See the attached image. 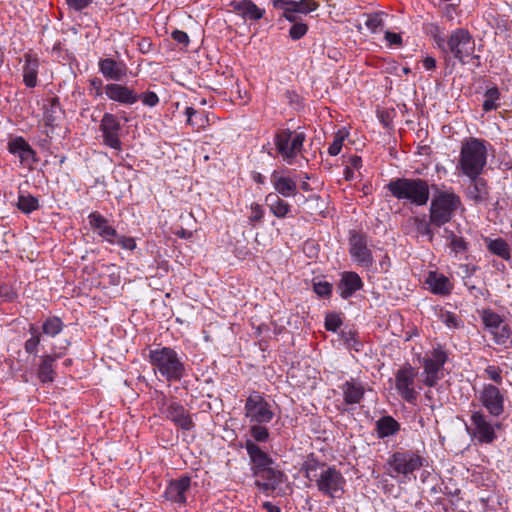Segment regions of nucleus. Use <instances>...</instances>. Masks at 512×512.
Instances as JSON below:
<instances>
[{
    "instance_id": "f257e3e1",
    "label": "nucleus",
    "mask_w": 512,
    "mask_h": 512,
    "mask_svg": "<svg viewBox=\"0 0 512 512\" xmlns=\"http://www.w3.org/2000/svg\"><path fill=\"white\" fill-rule=\"evenodd\" d=\"M303 470L305 478L324 496L337 499L344 494L346 480L336 467L328 466L309 455L303 464Z\"/></svg>"
},
{
    "instance_id": "f03ea898",
    "label": "nucleus",
    "mask_w": 512,
    "mask_h": 512,
    "mask_svg": "<svg viewBox=\"0 0 512 512\" xmlns=\"http://www.w3.org/2000/svg\"><path fill=\"white\" fill-rule=\"evenodd\" d=\"M149 359L154 372L159 373L167 381H178L184 376V363L177 352L170 347L150 350Z\"/></svg>"
},
{
    "instance_id": "7ed1b4c3",
    "label": "nucleus",
    "mask_w": 512,
    "mask_h": 512,
    "mask_svg": "<svg viewBox=\"0 0 512 512\" xmlns=\"http://www.w3.org/2000/svg\"><path fill=\"white\" fill-rule=\"evenodd\" d=\"M387 189L399 200L422 206L429 200V187L423 179L398 178L388 183Z\"/></svg>"
},
{
    "instance_id": "20e7f679",
    "label": "nucleus",
    "mask_w": 512,
    "mask_h": 512,
    "mask_svg": "<svg viewBox=\"0 0 512 512\" xmlns=\"http://www.w3.org/2000/svg\"><path fill=\"white\" fill-rule=\"evenodd\" d=\"M487 149L485 142L472 138L462 145L459 167L463 174L475 178L481 174L486 165Z\"/></svg>"
},
{
    "instance_id": "39448f33",
    "label": "nucleus",
    "mask_w": 512,
    "mask_h": 512,
    "mask_svg": "<svg viewBox=\"0 0 512 512\" xmlns=\"http://www.w3.org/2000/svg\"><path fill=\"white\" fill-rule=\"evenodd\" d=\"M475 40L467 29L457 28L448 37V53L463 65L472 63L478 67L480 56L475 55Z\"/></svg>"
},
{
    "instance_id": "423d86ee",
    "label": "nucleus",
    "mask_w": 512,
    "mask_h": 512,
    "mask_svg": "<svg viewBox=\"0 0 512 512\" xmlns=\"http://www.w3.org/2000/svg\"><path fill=\"white\" fill-rule=\"evenodd\" d=\"M460 197L454 193L441 192L431 201L430 223L441 227L450 222L455 211L460 207Z\"/></svg>"
},
{
    "instance_id": "0eeeda50",
    "label": "nucleus",
    "mask_w": 512,
    "mask_h": 512,
    "mask_svg": "<svg viewBox=\"0 0 512 512\" xmlns=\"http://www.w3.org/2000/svg\"><path fill=\"white\" fill-rule=\"evenodd\" d=\"M303 132L280 129L274 137V144L278 155L288 164H292L297 155L302 151L305 141Z\"/></svg>"
},
{
    "instance_id": "6e6552de",
    "label": "nucleus",
    "mask_w": 512,
    "mask_h": 512,
    "mask_svg": "<svg viewBox=\"0 0 512 512\" xmlns=\"http://www.w3.org/2000/svg\"><path fill=\"white\" fill-rule=\"evenodd\" d=\"M274 9L280 10V19L296 21L301 19L300 15H307L319 8L315 0H271Z\"/></svg>"
},
{
    "instance_id": "1a4fd4ad",
    "label": "nucleus",
    "mask_w": 512,
    "mask_h": 512,
    "mask_svg": "<svg viewBox=\"0 0 512 512\" xmlns=\"http://www.w3.org/2000/svg\"><path fill=\"white\" fill-rule=\"evenodd\" d=\"M244 410L245 417L251 423L266 424L271 422L274 417L271 405L259 392H253L248 396Z\"/></svg>"
},
{
    "instance_id": "9d476101",
    "label": "nucleus",
    "mask_w": 512,
    "mask_h": 512,
    "mask_svg": "<svg viewBox=\"0 0 512 512\" xmlns=\"http://www.w3.org/2000/svg\"><path fill=\"white\" fill-rule=\"evenodd\" d=\"M425 459L411 451L395 452L388 459V465L396 474L407 476L420 469Z\"/></svg>"
},
{
    "instance_id": "9b49d317",
    "label": "nucleus",
    "mask_w": 512,
    "mask_h": 512,
    "mask_svg": "<svg viewBox=\"0 0 512 512\" xmlns=\"http://www.w3.org/2000/svg\"><path fill=\"white\" fill-rule=\"evenodd\" d=\"M447 353L441 348H436L429 357L423 359L425 378L424 384L433 387L441 379V371L447 361Z\"/></svg>"
},
{
    "instance_id": "f8f14e48",
    "label": "nucleus",
    "mask_w": 512,
    "mask_h": 512,
    "mask_svg": "<svg viewBox=\"0 0 512 512\" xmlns=\"http://www.w3.org/2000/svg\"><path fill=\"white\" fill-rule=\"evenodd\" d=\"M255 485L266 493L282 495L286 493V477L279 469L271 468L263 475H256Z\"/></svg>"
},
{
    "instance_id": "ddd939ff",
    "label": "nucleus",
    "mask_w": 512,
    "mask_h": 512,
    "mask_svg": "<svg viewBox=\"0 0 512 512\" xmlns=\"http://www.w3.org/2000/svg\"><path fill=\"white\" fill-rule=\"evenodd\" d=\"M416 376L417 372L410 365L399 369L396 373V389L400 396L409 403H413L417 399L418 393L414 388Z\"/></svg>"
},
{
    "instance_id": "4468645a",
    "label": "nucleus",
    "mask_w": 512,
    "mask_h": 512,
    "mask_svg": "<svg viewBox=\"0 0 512 512\" xmlns=\"http://www.w3.org/2000/svg\"><path fill=\"white\" fill-rule=\"evenodd\" d=\"M244 447L251 462L253 476L263 475L266 470L273 468L272 458L252 440H245Z\"/></svg>"
},
{
    "instance_id": "2eb2a0df",
    "label": "nucleus",
    "mask_w": 512,
    "mask_h": 512,
    "mask_svg": "<svg viewBox=\"0 0 512 512\" xmlns=\"http://www.w3.org/2000/svg\"><path fill=\"white\" fill-rule=\"evenodd\" d=\"M479 400L490 415L499 417L504 413V394L495 385H484Z\"/></svg>"
},
{
    "instance_id": "dca6fc26",
    "label": "nucleus",
    "mask_w": 512,
    "mask_h": 512,
    "mask_svg": "<svg viewBox=\"0 0 512 512\" xmlns=\"http://www.w3.org/2000/svg\"><path fill=\"white\" fill-rule=\"evenodd\" d=\"M98 68L106 80L115 82H123L127 78L129 70L123 60L112 57L100 58Z\"/></svg>"
},
{
    "instance_id": "f3484780",
    "label": "nucleus",
    "mask_w": 512,
    "mask_h": 512,
    "mask_svg": "<svg viewBox=\"0 0 512 512\" xmlns=\"http://www.w3.org/2000/svg\"><path fill=\"white\" fill-rule=\"evenodd\" d=\"M120 129L121 126L116 117L111 114L104 115L100 124L103 142L105 145L118 151L121 150Z\"/></svg>"
},
{
    "instance_id": "a211bd4d",
    "label": "nucleus",
    "mask_w": 512,
    "mask_h": 512,
    "mask_svg": "<svg viewBox=\"0 0 512 512\" xmlns=\"http://www.w3.org/2000/svg\"><path fill=\"white\" fill-rule=\"evenodd\" d=\"M473 425L472 434L483 443H491L496 438L492 424L481 411H475L471 415Z\"/></svg>"
},
{
    "instance_id": "6ab92c4d",
    "label": "nucleus",
    "mask_w": 512,
    "mask_h": 512,
    "mask_svg": "<svg viewBox=\"0 0 512 512\" xmlns=\"http://www.w3.org/2000/svg\"><path fill=\"white\" fill-rule=\"evenodd\" d=\"M69 346V342L65 340L62 345H60L59 349L62 350L60 352H53L49 355H44L41 359V363L38 369V378L41 382L47 383L52 382L54 380V362L63 356V351Z\"/></svg>"
},
{
    "instance_id": "aec40b11",
    "label": "nucleus",
    "mask_w": 512,
    "mask_h": 512,
    "mask_svg": "<svg viewBox=\"0 0 512 512\" xmlns=\"http://www.w3.org/2000/svg\"><path fill=\"white\" fill-rule=\"evenodd\" d=\"M163 413L167 419L171 420L175 425L183 430H191L194 427V422L189 412L184 408V406L176 402L170 403Z\"/></svg>"
},
{
    "instance_id": "412c9836",
    "label": "nucleus",
    "mask_w": 512,
    "mask_h": 512,
    "mask_svg": "<svg viewBox=\"0 0 512 512\" xmlns=\"http://www.w3.org/2000/svg\"><path fill=\"white\" fill-rule=\"evenodd\" d=\"M230 6L245 21H258L265 15V9L258 7L252 0L232 1Z\"/></svg>"
},
{
    "instance_id": "4be33fe9",
    "label": "nucleus",
    "mask_w": 512,
    "mask_h": 512,
    "mask_svg": "<svg viewBox=\"0 0 512 512\" xmlns=\"http://www.w3.org/2000/svg\"><path fill=\"white\" fill-rule=\"evenodd\" d=\"M350 254L353 259L364 267L373 263L371 252L367 248L365 239L360 235H353L350 239Z\"/></svg>"
},
{
    "instance_id": "5701e85b",
    "label": "nucleus",
    "mask_w": 512,
    "mask_h": 512,
    "mask_svg": "<svg viewBox=\"0 0 512 512\" xmlns=\"http://www.w3.org/2000/svg\"><path fill=\"white\" fill-rule=\"evenodd\" d=\"M88 219L90 226L97 231L99 236L110 243H115L118 233L112 226L108 225V221L105 217L98 212H92Z\"/></svg>"
},
{
    "instance_id": "b1692460",
    "label": "nucleus",
    "mask_w": 512,
    "mask_h": 512,
    "mask_svg": "<svg viewBox=\"0 0 512 512\" xmlns=\"http://www.w3.org/2000/svg\"><path fill=\"white\" fill-rule=\"evenodd\" d=\"M190 482L191 480L187 476L171 481L164 493L166 499L176 503H185V493L190 487Z\"/></svg>"
},
{
    "instance_id": "393cba45",
    "label": "nucleus",
    "mask_w": 512,
    "mask_h": 512,
    "mask_svg": "<svg viewBox=\"0 0 512 512\" xmlns=\"http://www.w3.org/2000/svg\"><path fill=\"white\" fill-rule=\"evenodd\" d=\"M363 286L362 280L355 272H345L338 284V291L343 299H348Z\"/></svg>"
},
{
    "instance_id": "a878e982",
    "label": "nucleus",
    "mask_w": 512,
    "mask_h": 512,
    "mask_svg": "<svg viewBox=\"0 0 512 512\" xmlns=\"http://www.w3.org/2000/svg\"><path fill=\"white\" fill-rule=\"evenodd\" d=\"M340 389L343 394L344 402L348 405L359 404L364 397L365 389L362 383L355 379L345 381Z\"/></svg>"
},
{
    "instance_id": "bb28decb",
    "label": "nucleus",
    "mask_w": 512,
    "mask_h": 512,
    "mask_svg": "<svg viewBox=\"0 0 512 512\" xmlns=\"http://www.w3.org/2000/svg\"><path fill=\"white\" fill-rule=\"evenodd\" d=\"M42 100L45 124L54 127L63 115V110L58 102V98H42Z\"/></svg>"
},
{
    "instance_id": "cd10ccee",
    "label": "nucleus",
    "mask_w": 512,
    "mask_h": 512,
    "mask_svg": "<svg viewBox=\"0 0 512 512\" xmlns=\"http://www.w3.org/2000/svg\"><path fill=\"white\" fill-rule=\"evenodd\" d=\"M271 182L275 191L284 197L295 196L297 193L296 182L290 177L280 175L278 171L272 172Z\"/></svg>"
},
{
    "instance_id": "c85d7f7f",
    "label": "nucleus",
    "mask_w": 512,
    "mask_h": 512,
    "mask_svg": "<svg viewBox=\"0 0 512 512\" xmlns=\"http://www.w3.org/2000/svg\"><path fill=\"white\" fill-rule=\"evenodd\" d=\"M471 179V185L468 187L467 196L475 203H481L488 199L489 188L486 180L478 176Z\"/></svg>"
},
{
    "instance_id": "c756f323",
    "label": "nucleus",
    "mask_w": 512,
    "mask_h": 512,
    "mask_svg": "<svg viewBox=\"0 0 512 512\" xmlns=\"http://www.w3.org/2000/svg\"><path fill=\"white\" fill-rule=\"evenodd\" d=\"M426 283L434 294L448 295L451 293L452 284L443 274L430 272Z\"/></svg>"
},
{
    "instance_id": "7c9ffc66",
    "label": "nucleus",
    "mask_w": 512,
    "mask_h": 512,
    "mask_svg": "<svg viewBox=\"0 0 512 512\" xmlns=\"http://www.w3.org/2000/svg\"><path fill=\"white\" fill-rule=\"evenodd\" d=\"M25 64L23 66V81L27 87L33 88L37 84V74L39 60L31 54H25Z\"/></svg>"
},
{
    "instance_id": "2f4dec72",
    "label": "nucleus",
    "mask_w": 512,
    "mask_h": 512,
    "mask_svg": "<svg viewBox=\"0 0 512 512\" xmlns=\"http://www.w3.org/2000/svg\"><path fill=\"white\" fill-rule=\"evenodd\" d=\"M265 202L270 212L277 218H284L290 212V205L281 199L277 193H269L265 197Z\"/></svg>"
},
{
    "instance_id": "473e14b6",
    "label": "nucleus",
    "mask_w": 512,
    "mask_h": 512,
    "mask_svg": "<svg viewBox=\"0 0 512 512\" xmlns=\"http://www.w3.org/2000/svg\"><path fill=\"white\" fill-rule=\"evenodd\" d=\"M400 430L399 423L391 416L381 417L376 422V431L379 438L396 434Z\"/></svg>"
},
{
    "instance_id": "72a5a7b5",
    "label": "nucleus",
    "mask_w": 512,
    "mask_h": 512,
    "mask_svg": "<svg viewBox=\"0 0 512 512\" xmlns=\"http://www.w3.org/2000/svg\"><path fill=\"white\" fill-rule=\"evenodd\" d=\"M485 242H486V246H487V249L489 250V252H491L492 254H494L496 256L501 257L504 260L510 259V257H511L510 247L504 239H502V238L486 239Z\"/></svg>"
},
{
    "instance_id": "f704fd0d",
    "label": "nucleus",
    "mask_w": 512,
    "mask_h": 512,
    "mask_svg": "<svg viewBox=\"0 0 512 512\" xmlns=\"http://www.w3.org/2000/svg\"><path fill=\"white\" fill-rule=\"evenodd\" d=\"M106 96H138L137 94H133L132 90L128 87L117 84L110 83L104 87ZM139 96H156V94L152 91H148L146 93H142Z\"/></svg>"
},
{
    "instance_id": "c9c22d12",
    "label": "nucleus",
    "mask_w": 512,
    "mask_h": 512,
    "mask_svg": "<svg viewBox=\"0 0 512 512\" xmlns=\"http://www.w3.org/2000/svg\"><path fill=\"white\" fill-rule=\"evenodd\" d=\"M17 207L23 213H31L39 208V201L30 194L20 193L18 197Z\"/></svg>"
},
{
    "instance_id": "e433bc0d",
    "label": "nucleus",
    "mask_w": 512,
    "mask_h": 512,
    "mask_svg": "<svg viewBox=\"0 0 512 512\" xmlns=\"http://www.w3.org/2000/svg\"><path fill=\"white\" fill-rule=\"evenodd\" d=\"M481 319L485 328L488 329L490 333L495 329H498L502 322H504L499 314L489 309L482 311Z\"/></svg>"
},
{
    "instance_id": "4c0bfd02",
    "label": "nucleus",
    "mask_w": 512,
    "mask_h": 512,
    "mask_svg": "<svg viewBox=\"0 0 512 512\" xmlns=\"http://www.w3.org/2000/svg\"><path fill=\"white\" fill-rule=\"evenodd\" d=\"M63 322L58 317L47 318L42 325V332L46 336L55 337L63 329Z\"/></svg>"
},
{
    "instance_id": "58836bf2",
    "label": "nucleus",
    "mask_w": 512,
    "mask_h": 512,
    "mask_svg": "<svg viewBox=\"0 0 512 512\" xmlns=\"http://www.w3.org/2000/svg\"><path fill=\"white\" fill-rule=\"evenodd\" d=\"M292 23L288 35L291 40L298 41L302 39L309 30V26L307 23L303 22L302 19H297L296 21H289Z\"/></svg>"
},
{
    "instance_id": "ea45409f",
    "label": "nucleus",
    "mask_w": 512,
    "mask_h": 512,
    "mask_svg": "<svg viewBox=\"0 0 512 512\" xmlns=\"http://www.w3.org/2000/svg\"><path fill=\"white\" fill-rule=\"evenodd\" d=\"M249 433L251 438L249 440H252L254 443H264L268 441L269 439V431L267 427L264 424H257L253 423V425L249 428Z\"/></svg>"
},
{
    "instance_id": "a19ab883",
    "label": "nucleus",
    "mask_w": 512,
    "mask_h": 512,
    "mask_svg": "<svg viewBox=\"0 0 512 512\" xmlns=\"http://www.w3.org/2000/svg\"><path fill=\"white\" fill-rule=\"evenodd\" d=\"M29 333L31 334V337L25 342V351L29 354L36 355L38 351V345L41 341V335L38 327L34 324L30 325Z\"/></svg>"
},
{
    "instance_id": "79ce46f5",
    "label": "nucleus",
    "mask_w": 512,
    "mask_h": 512,
    "mask_svg": "<svg viewBox=\"0 0 512 512\" xmlns=\"http://www.w3.org/2000/svg\"><path fill=\"white\" fill-rule=\"evenodd\" d=\"M494 337V340L497 344H505L507 340H512V331L508 324L502 322L501 326L498 329H495L491 332Z\"/></svg>"
},
{
    "instance_id": "37998d69",
    "label": "nucleus",
    "mask_w": 512,
    "mask_h": 512,
    "mask_svg": "<svg viewBox=\"0 0 512 512\" xmlns=\"http://www.w3.org/2000/svg\"><path fill=\"white\" fill-rule=\"evenodd\" d=\"M414 223H415V228H416V231L418 232V234H420L422 236H426L429 241L433 240L434 233L431 229V226H433V225L430 223V220L427 221L425 219V217L415 218Z\"/></svg>"
},
{
    "instance_id": "c03bdc74",
    "label": "nucleus",
    "mask_w": 512,
    "mask_h": 512,
    "mask_svg": "<svg viewBox=\"0 0 512 512\" xmlns=\"http://www.w3.org/2000/svg\"><path fill=\"white\" fill-rule=\"evenodd\" d=\"M347 136H348V132L345 129L339 130L335 134L334 140L328 148V153L331 156H336L340 153L342 146H343V142Z\"/></svg>"
},
{
    "instance_id": "a18cd8bd",
    "label": "nucleus",
    "mask_w": 512,
    "mask_h": 512,
    "mask_svg": "<svg viewBox=\"0 0 512 512\" xmlns=\"http://www.w3.org/2000/svg\"><path fill=\"white\" fill-rule=\"evenodd\" d=\"M381 15L382 13L366 14L365 25L372 33H376L383 28L384 22Z\"/></svg>"
},
{
    "instance_id": "49530a36",
    "label": "nucleus",
    "mask_w": 512,
    "mask_h": 512,
    "mask_svg": "<svg viewBox=\"0 0 512 512\" xmlns=\"http://www.w3.org/2000/svg\"><path fill=\"white\" fill-rule=\"evenodd\" d=\"M264 209L257 203H252L250 206V215L248 217L249 223L255 225L262 221L264 217Z\"/></svg>"
},
{
    "instance_id": "de8ad7c7",
    "label": "nucleus",
    "mask_w": 512,
    "mask_h": 512,
    "mask_svg": "<svg viewBox=\"0 0 512 512\" xmlns=\"http://www.w3.org/2000/svg\"><path fill=\"white\" fill-rule=\"evenodd\" d=\"M441 321L449 328H458L461 326V321L458 317L449 311L440 314Z\"/></svg>"
},
{
    "instance_id": "09e8293b",
    "label": "nucleus",
    "mask_w": 512,
    "mask_h": 512,
    "mask_svg": "<svg viewBox=\"0 0 512 512\" xmlns=\"http://www.w3.org/2000/svg\"><path fill=\"white\" fill-rule=\"evenodd\" d=\"M313 289L321 297L329 296L332 292V285L326 281H319L314 283Z\"/></svg>"
},
{
    "instance_id": "8fccbe9b",
    "label": "nucleus",
    "mask_w": 512,
    "mask_h": 512,
    "mask_svg": "<svg viewBox=\"0 0 512 512\" xmlns=\"http://www.w3.org/2000/svg\"><path fill=\"white\" fill-rule=\"evenodd\" d=\"M342 324V320L339 315L331 313L325 318V327L329 331H336Z\"/></svg>"
},
{
    "instance_id": "3c124183",
    "label": "nucleus",
    "mask_w": 512,
    "mask_h": 512,
    "mask_svg": "<svg viewBox=\"0 0 512 512\" xmlns=\"http://www.w3.org/2000/svg\"><path fill=\"white\" fill-rule=\"evenodd\" d=\"M25 165H31L36 161L34 150L28 145L17 155Z\"/></svg>"
},
{
    "instance_id": "603ef678",
    "label": "nucleus",
    "mask_w": 512,
    "mask_h": 512,
    "mask_svg": "<svg viewBox=\"0 0 512 512\" xmlns=\"http://www.w3.org/2000/svg\"><path fill=\"white\" fill-rule=\"evenodd\" d=\"M450 247L455 253H461L466 251L467 244L462 237H458L454 234L451 235Z\"/></svg>"
},
{
    "instance_id": "864d4df0",
    "label": "nucleus",
    "mask_w": 512,
    "mask_h": 512,
    "mask_svg": "<svg viewBox=\"0 0 512 512\" xmlns=\"http://www.w3.org/2000/svg\"><path fill=\"white\" fill-rule=\"evenodd\" d=\"M171 38L183 47H187L190 43V38L188 34L185 31L179 29H175L172 31Z\"/></svg>"
},
{
    "instance_id": "5fc2aeb1",
    "label": "nucleus",
    "mask_w": 512,
    "mask_h": 512,
    "mask_svg": "<svg viewBox=\"0 0 512 512\" xmlns=\"http://www.w3.org/2000/svg\"><path fill=\"white\" fill-rule=\"evenodd\" d=\"M29 144L21 137L15 138L9 142V151L12 154L18 155Z\"/></svg>"
},
{
    "instance_id": "6e6d98bb",
    "label": "nucleus",
    "mask_w": 512,
    "mask_h": 512,
    "mask_svg": "<svg viewBox=\"0 0 512 512\" xmlns=\"http://www.w3.org/2000/svg\"><path fill=\"white\" fill-rule=\"evenodd\" d=\"M485 373L489 379L493 380L497 384L502 383V375L499 367L490 365L485 369Z\"/></svg>"
},
{
    "instance_id": "4d7b16f0",
    "label": "nucleus",
    "mask_w": 512,
    "mask_h": 512,
    "mask_svg": "<svg viewBox=\"0 0 512 512\" xmlns=\"http://www.w3.org/2000/svg\"><path fill=\"white\" fill-rule=\"evenodd\" d=\"M93 0H66L67 5L69 8L80 12L83 9L87 8Z\"/></svg>"
},
{
    "instance_id": "13d9d810",
    "label": "nucleus",
    "mask_w": 512,
    "mask_h": 512,
    "mask_svg": "<svg viewBox=\"0 0 512 512\" xmlns=\"http://www.w3.org/2000/svg\"><path fill=\"white\" fill-rule=\"evenodd\" d=\"M117 242L122 248L127 250H133L136 247L135 240L131 237L119 236L116 238Z\"/></svg>"
},
{
    "instance_id": "bf43d9fd",
    "label": "nucleus",
    "mask_w": 512,
    "mask_h": 512,
    "mask_svg": "<svg viewBox=\"0 0 512 512\" xmlns=\"http://www.w3.org/2000/svg\"><path fill=\"white\" fill-rule=\"evenodd\" d=\"M385 39L390 46L400 45L402 43L400 34L391 31L385 33Z\"/></svg>"
},
{
    "instance_id": "052dcab7",
    "label": "nucleus",
    "mask_w": 512,
    "mask_h": 512,
    "mask_svg": "<svg viewBox=\"0 0 512 512\" xmlns=\"http://www.w3.org/2000/svg\"><path fill=\"white\" fill-rule=\"evenodd\" d=\"M435 44L437 45V47L444 53H448V39H446L444 37L443 34H440V35H436L434 38H433Z\"/></svg>"
},
{
    "instance_id": "680f3d73",
    "label": "nucleus",
    "mask_w": 512,
    "mask_h": 512,
    "mask_svg": "<svg viewBox=\"0 0 512 512\" xmlns=\"http://www.w3.org/2000/svg\"><path fill=\"white\" fill-rule=\"evenodd\" d=\"M90 86L95 90L96 96H102L104 89L102 79L97 77L91 79Z\"/></svg>"
},
{
    "instance_id": "e2e57ef3",
    "label": "nucleus",
    "mask_w": 512,
    "mask_h": 512,
    "mask_svg": "<svg viewBox=\"0 0 512 512\" xmlns=\"http://www.w3.org/2000/svg\"><path fill=\"white\" fill-rule=\"evenodd\" d=\"M498 99L499 98H487L483 103V109L485 111H491L493 109H496L498 107L496 100Z\"/></svg>"
},
{
    "instance_id": "0e129e2a",
    "label": "nucleus",
    "mask_w": 512,
    "mask_h": 512,
    "mask_svg": "<svg viewBox=\"0 0 512 512\" xmlns=\"http://www.w3.org/2000/svg\"><path fill=\"white\" fill-rule=\"evenodd\" d=\"M362 159L359 156H352L348 160V166H350L352 169H359L361 167Z\"/></svg>"
},
{
    "instance_id": "69168bd1",
    "label": "nucleus",
    "mask_w": 512,
    "mask_h": 512,
    "mask_svg": "<svg viewBox=\"0 0 512 512\" xmlns=\"http://www.w3.org/2000/svg\"><path fill=\"white\" fill-rule=\"evenodd\" d=\"M422 63H423V67L426 70H432L436 67V60H435V58H433L431 56H427L426 58H424Z\"/></svg>"
},
{
    "instance_id": "338daca9",
    "label": "nucleus",
    "mask_w": 512,
    "mask_h": 512,
    "mask_svg": "<svg viewBox=\"0 0 512 512\" xmlns=\"http://www.w3.org/2000/svg\"><path fill=\"white\" fill-rule=\"evenodd\" d=\"M378 118L380 119L384 126H389L391 119L388 112L378 111Z\"/></svg>"
},
{
    "instance_id": "774afa93",
    "label": "nucleus",
    "mask_w": 512,
    "mask_h": 512,
    "mask_svg": "<svg viewBox=\"0 0 512 512\" xmlns=\"http://www.w3.org/2000/svg\"><path fill=\"white\" fill-rule=\"evenodd\" d=\"M427 32L434 38L437 34H442L440 27L437 24H430Z\"/></svg>"
}]
</instances>
